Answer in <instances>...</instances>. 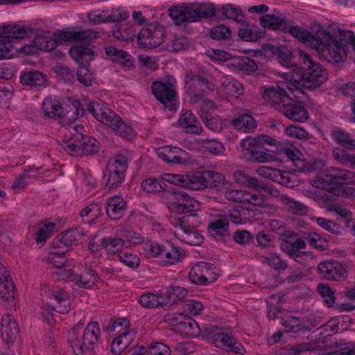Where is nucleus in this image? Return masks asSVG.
I'll list each match as a JSON object with an SVG mask.
<instances>
[{
    "mask_svg": "<svg viewBox=\"0 0 355 355\" xmlns=\"http://www.w3.org/2000/svg\"><path fill=\"white\" fill-rule=\"evenodd\" d=\"M299 55L302 64L293 65L298 76L297 85L309 89H313L320 86L327 79L326 70L320 63L313 61L306 53L300 51Z\"/></svg>",
    "mask_w": 355,
    "mask_h": 355,
    "instance_id": "obj_1",
    "label": "nucleus"
},
{
    "mask_svg": "<svg viewBox=\"0 0 355 355\" xmlns=\"http://www.w3.org/2000/svg\"><path fill=\"white\" fill-rule=\"evenodd\" d=\"M98 37H100V32L92 30L61 31L55 33L53 37L37 34L32 43L35 44L36 49L50 51L55 49L59 42H73L86 44Z\"/></svg>",
    "mask_w": 355,
    "mask_h": 355,
    "instance_id": "obj_2",
    "label": "nucleus"
},
{
    "mask_svg": "<svg viewBox=\"0 0 355 355\" xmlns=\"http://www.w3.org/2000/svg\"><path fill=\"white\" fill-rule=\"evenodd\" d=\"M319 178L313 181L315 187L325 189L337 196L347 195L349 187H344V184H355V173L340 168H330L321 173Z\"/></svg>",
    "mask_w": 355,
    "mask_h": 355,
    "instance_id": "obj_3",
    "label": "nucleus"
},
{
    "mask_svg": "<svg viewBox=\"0 0 355 355\" xmlns=\"http://www.w3.org/2000/svg\"><path fill=\"white\" fill-rule=\"evenodd\" d=\"M100 328L96 322L88 324L83 333L72 329L68 333V343L74 355H93L92 350L98 341Z\"/></svg>",
    "mask_w": 355,
    "mask_h": 355,
    "instance_id": "obj_4",
    "label": "nucleus"
},
{
    "mask_svg": "<svg viewBox=\"0 0 355 355\" xmlns=\"http://www.w3.org/2000/svg\"><path fill=\"white\" fill-rule=\"evenodd\" d=\"M89 42H88L89 44ZM82 45H77L70 49V55L73 59L79 63V67L76 72V78L80 83L85 87L92 85L94 80L93 73L90 71L88 67L89 62L92 59L94 55L93 51L86 46L87 43Z\"/></svg>",
    "mask_w": 355,
    "mask_h": 355,
    "instance_id": "obj_5",
    "label": "nucleus"
},
{
    "mask_svg": "<svg viewBox=\"0 0 355 355\" xmlns=\"http://www.w3.org/2000/svg\"><path fill=\"white\" fill-rule=\"evenodd\" d=\"M330 40L324 44V51H328L331 62L338 63L343 62L346 58V46L349 44L355 37L352 31L338 30L336 36L327 31Z\"/></svg>",
    "mask_w": 355,
    "mask_h": 355,
    "instance_id": "obj_6",
    "label": "nucleus"
},
{
    "mask_svg": "<svg viewBox=\"0 0 355 355\" xmlns=\"http://www.w3.org/2000/svg\"><path fill=\"white\" fill-rule=\"evenodd\" d=\"M203 337L210 338L211 342L219 348L229 352L242 354L245 352L243 345L238 343L229 334L218 331V328L214 325H207L203 328Z\"/></svg>",
    "mask_w": 355,
    "mask_h": 355,
    "instance_id": "obj_7",
    "label": "nucleus"
},
{
    "mask_svg": "<svg viewBox=\"0 0 355 355\" xmlns=\"http://www.w3.org/2000/svg\"><path fill=\"white\" fill-rule=\"evenodd\" d=\"M33 31L29 27L18 25H7L0 27V60L8 57L12 49L11 42L28 36Z\"/></svg>",
    "mask_w": 355,
    "mask_h": 355,
    "instance_id": "obj_8",
    "label": "nucleus"
},
{
    "mask_svg": "<svg viewBox=\"0 0 355 355\" xmlns=\"http://www.w3.org/2000/svg\"><path fill=\"white\" fill-rule=\"evenodd\" d=\"M170 211L174 214H187L200 208V203L180 189L171 191L170 201L168 202Z\"/></svg>",
    "mask_w": 355,
    "mask_h": 355,
    "instance_id": "obj_9",
    "label": "nucleus"
},
{
    "mask_svg": "<svg viewBox=\"0 0 355 355\" xmlns=\"http://www.w3.org/2000/svg\"><path fill=\"white\" fill-rule=\"evenodd\" d=\"M166 37L164 28L157 22L148 24L137 35V42L142 48L154 49L161 45Z\"/></svg>",
    "mask_w": 355,
    "mask_h": 355,
    "instance_id": "obj_10",
    "label": "nucleus"
},
{
    "mask_svg": "<svg viewBox=\"0 0 355 355\" xmlns=\"http://www.w3.org/2000/svg\"><path fill=\"white\" fill-rule=\"evenodd\" d=\"M289 32L293 37L300 40L304 43H308L318 51H324V44L330 40L327 31L320 28L316 31L315 34L300 26H291L289 28Z\"/></svg>",
    "mask_w": 355,
    "mask_h": 355,
    "instance_id": "obj_11",
    "label": "nucleus"
},
{
    "mask_svg": "<svg viewBox=\"0 0 355 355\" xmlns=\"http://www.w3.org/2000/svg\"><path fill=\"white\" fill-rule=\"evenodd\" d=\"M144 250L149 257L164 255V262L170 265L178 261L182 256L179 249L170 242L166 245H159L152 241H147L144 244Z\"/></svg>",
    "mask_w": 355,
    "mask_h": 355,
    "instance_id": "obj_12",
    "label": "nucleus"
},
{
    "mask_svg": "<svg viewBox=\"0 0 355 355\" xmlns=\"http://www.w3.org/2000/svg\"><path fill=\"white\" fill-rule=\"evenodd\" d=\"M188 93L191 96V103L197 104L198 100L214 90V85L208 80L200 76H193L187 81Z\"/></svg>",
    "mask_w": 355,
    "mask_h": 355,
    "instance_id": "obj_13",
    "label": "nucleus"
},
{
    "mask_svg": "<svg viewBox=\"0 0 355 355\" xmlns=\"http://www.w3.org/2000/svg\"><path fill=\"white\" fill-rule=\"evenodd\" d=\"M318 274L327 280L345 281L348 277L346 266L338 261H325L318 266Z\"/></svg>",
    "mask_w": 355,
    "mask_h": 355,
    "instance_id": "obj_14",
    "label": "nucleus"
},
{
    "mask_svg": "<svg viewBox=\"0 0 355 355\" xmlns=\"http://www.w3.org/2000/svg\"><path fill=\"white\" fill-rule=\"evenodd\" d=\"M168 14L173 23L178 26L199 21L196 3L174 6L169 8Z\"/></svg>",
    "mask_w": 355,
    "mask_h": 355,
    "instance_id": "obj_15",
    "label": "nucleus"
},
{
    "mask_svg": "<svg viewBox=\"0 0 355 355\" xmlns=\"http://www.w3.org/2000/svg\"><path fill=\"white\" fill-rule=\"evenodd\" d=\"M234 180L244 187L254 189L257 191H266L270 196H279V191L273 186L264 183L258 179L244 173L241 171H237L233 174Z\"/></svg>",
    "mask_w": 355,
    "mask_h": 355,
    "instance_id": "obj_16",
    "label": "nucleus"
},
{
    "mask_svg": "<svg viewBox=\"0 0 355 355\" xmlns=\"http://www.w3.org/2000/svg\"><path fill=\"white\" fill-rule=\"evenodd\" d=\"M83 126L73 128V132L65 141H63L62 148L71 156H83V144L84 143V134L82 132Z\"/></svg>",
    "mask_w": 355,
    "mask_h": 355,
    "instance_id": "obj_17",
    "label": "nucleus"
},
{
    "mask_svg": "<svg viewBox=\"0 0 355 355\" xmlns=\"http://www.w3.org/2000/svg\"><path fill=\"white\" fill-rule=\"evenodd\" d=\"M198 184L195 190H201L206 188L216 189L225 183V176L214 171H205L195 173Z\"/></svg>",
    "mask_w": 355,
    "mask_h": 355,
    "instance_id": "obj_18",
    "label": "nucleus"
},
{
    "mask_svg": "<svg viewBox=\"0 0 355 355\" xmlns=\"http://www.w3.org/2000/svg\"><path fill=\"white\" fill-rule=\"evenodd\" d=\"M1 326L3 338L8 345L13 343L17 340L19 331L17 322L11 314H7L3 316Z\"/></svg>",
    "mask_w": 355,
    "mask_h": 355,
    "instance_id": "obj_19",
    "label": "nucleus"
},
{
    "mask_svg": "<svg viewBox=\"0 0 355 355\" xmlns=\"http://www.w3.org/2000/svg\"><path fill=\"white\" fill-rule=\"evenodd\" d=\"M151 89L155 97L162 104L172 101L176 97L174 85L170 83L155 81L153 83Z\"/></svg>",
    "mask_w": 355,
    "mask_h": 355,
    "instance_id": "obj_20",
    "label": "nucleus"
},
{
    "mask_svg": "<svg viewBox=\"0 0 355 355\" xmlns=\"http://www.w3.org/2000/svg\"><path fill=\"white\" fill-rule=\"evenodd\" d=\"M288 119L294 121L303 122L309 117L307 110L301 105L298 104H282L276 107Z\"/></svg>",
    "mask_w": 355,
    "mask_h": 355,
    "instance_id": "obj_21",
    "label": "nucleus"
},
{
    "mask_svg": "<svg viewBox=\"0 0 355 355\" xmlns=\"http://www.w3.org/2000/svg\"><path fill=\"white\" fill-rule=\"evenodd\" d=\"M262 97L266 103L275 105V108L284 104L286 98H291L285 89L279 85L264 89Z\"/></svg>",
    "mask_w": 355,
    "mask_h": 355,
    "instance_id": "obj_22",
    "label": "nucleus"
},
{
    "mask_svg": "<svg viewBox=\"0 0 355 355\" xmlns=\"http://www.w3.org/2000/svg\"><path fill=\"white\" fill-rule=\"evenodd\" d=\"M107 113L104 112L106 116L105 120H103V123L107 126L111 127L121 137H126L131 135L132 128L126 125L120 118L112 110H106Z\"/></svg>",
    "mask_w": 355,
    "mask_h": 355,
    "instance_id": "obj_23",
    "label": "nucleus"
},
{
    "mask_svg": "<svg viewBox=\"0 0 355 355\" xmlns=\"http://www.w3.org/2000/svg\"><path fill=\"white\" fill-rule=\"evenodd\" d=\"M229 220L222 217L211 222L208 225V230L211 236L219 241H225L230 236Z\"/></svg>",
    "mask_w": 355,
    "mask_h": 355,
    "instance_id": "obj_24",
    "label": "nucleus"
},
{
    "mask_svg": "<svg viewBox=\"0 0 355 355\" xmlns=\"http://www.w3.org/2000/svg\"><path fill=\"white\" fill-rule=\"evenodd\" d=\"M126 202L119 196H114L108 198L107 202L106 212L112 220H118L125 214Z\"/></svg>",
    "mask_w": 355,
    "mask_h": 355,
    "instance_id": "obj_25",
    "label": "nucleus"
},
{
    "mask_svg": "<svg viewBox=\"0 0 355 355\" xmlns=\"http://www.w3.org/2000/svg\"><path fill=\"white\" fill-rule=\"evenodd\" d=\"M241 146L242 148L241 157L246 161L256 163H264L272 159V155L261 150V148L255 146Z\"/></svg>",
    "mask_w": 355,
    "mask_h": 355,
    "instance_id": "obj_26",
    "label": "nucleus"
},
{
    "mask_svg": "<svg viewBox=\"0 0 355 355\" xmlns=\"http://www.w3.org/2000/svg\"><path fill=\"white\" fill-rule=\"evenodd\" d=\"M85 235V234L83 232L78 231L77 228H71L58 234L52 245L57 248H61V245L68 248L74 242L81 239Z\"/></svg>",
    "mask_w": 355,
    "mask_h": 355,
    "instance_id": "obj_27",
    "label": "nucleus"
},
{
    "mask_svg": "<svg viewBox=\"0 0 355 355\" xmlns=\"http://www.w3.org/2000/svg\"><path fill=\"white\" fill-rule=\"evenodd\" d=\"M20 82L24 85L39 88L46 86V79L44 74L42 72L29 70L21 72L20 75Z\"/></svg>",
    "mask_w": 355,
    "mask_h": 355,
    "instance_id": "obj_28",
    "label": "nucleus"
},
{
    "mask_svg": "<svg viewBox=\"0 0 355 355\" xmlns=\"http://www.w3.org/2000/svg\"><path fill=\"white\" fill-rule=\"evenodd\" d=\"M178 123L180 126L185 129L188 133L198 135L202 131L199 122H197L195 116L191 111H182Z\"/></svg>",
    "mask_w": 355,
    "mask_h": 355,
    "instance_id": "obj_29",
    "label": "nucleus"
},
{
    "mask_svg": "<svg viewBox=\"0 0 355 355\" xmlns=\"http://www.w3.org/2000/svg\"><path fill=\"white\" fill-rule=\"evenodd\" d=\"M201 223L200 218L195 211L184 214L182 217H175L172 224L180 230L196 228Z\"/></svg>",
    "mask_w": 355,
    "mask_h": 355,
    "instance_id": "obj_30",
    "label": "nucleus"
},
{
    "mask_svg": "<svg viewBox=\"0 0 355 355\" xmlns=\"http://www.w3.org/2000/svg\"><path fill=\"white\" fill-rule=\"evenodd\" d=\"M74 283L80 288H89L95 284L96 276L91 268H85L80 273H76L73 277Z\"/></svg>",
    "mask_w": 355,
    "mask_h": 355,
    "instance_id": "obj_31",
    "label": "nucleus"
},
{
    "mask_svg": "<svg viewBox=\"0 0 355 355\" xmlns=\"http://www.w3.org/2000/svg\"><path fill=\"white\" fill-rule=\"evenodd\" d=\"M198 180L195 178V173H189L187 175L169 174L166 180L171 184L195 190L199 183L196 181Z\"/></svg>",
    "mask_w": 355,
    "mask_h": 355,
    "instance_id": "obj_32",
    "label": "nucleus"
},
{
    "mask_svg": "<svg viewBox=\"0 0 355 355\" xmlns=\"http://www.w3.org/2000/svg\"><path fill=\"white\" fill-rule=\"evenodd\" d=\"M136 333L134 331H126L115 338L112 343L111 352L115 354L122 353L133 341Z\"/></svg>",
    "mask_w": 355,
    "mask_h": 355,
    "instance_id": "obj_33",
    "label": "nucleus"
},
{
    "mask_svg": "<svg viewBox=\"0 0 355 355\" xmlns=\"http://www.w3.org/2000/svg\"><path fill=\"white\" fill-rule=\"evenodd\" d=\"M245 23H239L241 27L238 30L239 37L247 42H254L264 37L265 31H257V27H250L249 24L244 19Z\"/></svg>",
    "mask_w": 355,
    "mask_h": 355,
    "instance_id": "obj_34",
    "label": "nucleus"
},
{
    "mask_svg": "<svg viewBox=\"0 0 355 355\" xmlns=\"http://www.w3.org/2000/svg\"><path fill=\"white\" fill-rule=\"evenodd\" d=\"M277 142L278 141L272 137L266 135H261L256 137H248L242 139L240 144L245 147L255 146L261 149L266 144L275 146L277 145Z\"/></svg>",
    "mask_w": 355,
    "mask_h": 355,
    "instance_id": "obj_35",
    "label": "nucleus"
},
{
    "mask_svg": "<svg viewBox=\"0 0 355 355\" xmlns=\"http://www.w3.org/2000/svg\"><path fill=\"white\" fill-rule=\"evenodd\" d=\"M260 25L263 28L284 31L288 28V24L284 19L276 17L275 15H266L259 18Z\"/></svg>",
    "mask_w": 355,
    "mask_h": 355,
    "instance_id": "obj_36",
    "label": "nucleus"
},
{
    "mask_svg": "<svg viewBox=\"0 0 355 355\" xmlns=\"http://www.w3.org/2000/svg\"><path fill=\"white\" fill-rule=\"evenodd\" d=\"M178 153H182L178 148L164 146L158 150L157 155L167 163L180 164L183 162V159Z\"/></svg>",
    "mask_w": 355,
    "mask_h": 355,
    "instance_id": "obj_37",
    "label": "nucleus"
},
{
    "mask_svg": "<svg viewBox=\"0 0 355 355\" xmlns=\"http://www.w3.org/2000/svg\"><path fill=\"white\" fill-rule=\"evenodd\" d=\"M42 107L45 115L49 118L57 119L64 116L61 104L51 98H46L44 100Z\"/></svg>",
    "mask_w": 355,
    "mask_h": 355,
    "instance_id": "obj_38",
    "label": "nucleus"
},
{
    "mask_svg": "<svg viewBox=\"0 0 355 355\" xmlns=\"http://www.w3.org/2000/svg\"><path fill=\"white\" fill-rule=\"evenodd\" d=\"M232 125L245 132L253 130L257 126L254 118L248 114H241L235 117L232 121Z\"/></svg>",
    "mask_w": 355,
    "mask_h": 355,
    "instance_id": "obj_39",
    "label": "nucleus"
},
{
    "mask_svg": "<svg viewBox=\"0 0 355 355\" xmlns=\"http://www.w3.org/2000/svg\"><path fill=\"white\" fill-rule=\"evenodd\" d=\"M282 326L286 332L298 333L311 331L300 318L293 315L286 318L282 322Z\"/></svg>",
    "mask_w": 355,
    "mask_h": 355,
    "instance_id": "obj_40",
    "label": "nucleus"
},
{
    "mask_svg": "<svg viewBox=\"0 0 355 355\" xmlns=\"http://www.w3.org/2000/svg\"><path fill=\"white\" fill-rule=\"evenodd\" d=\"M127 168V157L122 155H117L109 161L106 171L125 175Z\"/></svg>",
    "mask_w": 355,
    "mask_h": 355,
    "instance_id": "obj_41",
    "label": "nucleus"
},
{
    "mask_svg": "<svg viewBox=\"0 0 355 355\" xmlns=\"http://www.w3.org/2000/svg\"><path fill=\"white\" fill-rule=\"evenodd\" d=\"M180 239L189 245H198L203 241L202 236L198 232L196 228L189 230H180L175 233Z\"/></svg>",
    "mask_w": 355,
    "mask_h": 355,
    "instance_id": "obj_42",
    "label": "nucleus"
},
{
    "mask_svg": "<svg viewBox=\"0 0 355 355\" xmlns=\"http://www.w3.org/2000/svg\"><path fill=\"white\" fill-rule=\"evenodd\" d=\"M281 202L288 208L293 214L304 216L309 212V207L303 203L294 200L287 196L282 195L280 197Z\"/></svg>",
    "mask_w": 355,
    "mask_h": 355,
    "instance_id": "obj_43",
    "label": "nucleus"
},
{
    "mask_svg": "<svg viewBox=\"0 0 355 355\" xmlns=\"http://www.w3.org/2000/svg\"><path fill=\"white\" fill-rule=\"evenodd\" d=\"M332 139L341 146L349 149L355 150V140L352 139L350 135L340 129H335L331 131Z\"/></svg>",
    "mask_w": 355,
    "mask_h": 355,
    "instance_id": "obj_44",
    "label": "nucleus"
},
{
    "mask_svg": "<svg viewBox=\"0 0 355 355\" xmlns=\"http://www.w3.org/2000/svg\"><path fill=\"white\" fill-rule=\"evenodd\" d=\"M105 53L112 61L120 64H128L130 62V56L126 51L118 49L112 46H106Z\"/></svg>",
    "mask_w": 355,
    "mask_h": 355,
    "instance_id": "obj_45",
    "label": "nucleus"
},
{
    "mask_svg": "<svg viewBox=\"0 0 355 355\" xmlns=\"http://www.w3.org/2000/svg\"><path fill=\"white\" fill-rule=\"evenodd\" d=\"M302 237L311 246L320 250H324L328 248L327 241L320 234L313 232H304Z\"/></svg>",
    "mask_w": 355,
    "mask_h": 355,
    "instance_id": "obj_46",
    "label": "nucleus"
},
{
    "mask_svg": "<svg viewBox=\"0 0 355 355\" xmlns=\"http://www.w3.org/2000/svg\"><path fill=\"white\" fill-rule=\"evenodd\" d=\"M209 266H211V264H209L206 262H202L200 264L196 265L189 272V277L190 280L196 284H205L208 282V279L207 277L202 273V272L203 268L209 270Z\"/></svg>",
    "mask_w": 355,
    "mask_h": 355,
    "instance_id": "obj_47",
    "label": "nucleus"
},
{
    "mask_svg": "<svg viewBox=\"0 0 355 355\" xmlns=\"http://www.w3.org/2000/svg\"><path fill=\"white\" fill-rule=\"evenodd\" d=\"M222 89L227 95L235 98H238L243 92L242 85L235 79H225L222 83Z\"/></svg>",
    "mask_w": 355,
    "mask_h": 355,
    "instance_id": "obj_48",
    "label": "nucleus"
},
{
    "mask_svg": "<svg viewBox=\"0 0 355 355\" xmlns=\"http://www.w3.org/2000/svg\"><path fill=\"white\" fill-rule=\"evenodd\" d=\"M187 295V291L180 286H171L166 293V296L164 298L165 306L184 299Z\"/></svg>",
    "mask_w": 355,
    "mask_h": 355,
    "instance_id": "obj_49",
    "label": "nucleus"
},
{
    "mask_svg": "<svg viewBox=\"0 0 355 355\" xmlns=\"http://www.w3.org/2000/svg\"><path fill=\"white\" fill-rule=\"evenodd\" d=\"M139 302L141 306L147 308L165 307L164 297L161 295L144 294L140 297Z\"/></svg>",
    "mask_w": 355,
    "mask_h": 355,
    "instance_id": "obj_50",
    "label": "nucleus"
},
{
    "mask_svg": "<svg viewBox=\"0 0 355 355\" xmlns=\"http://www.w3.org/2000/svg\"><path fill=\"white\" fill-rule=\"evenodd\" d=\"M116 28L112 31V35L120 41L129 42L132 41L135 37V31L132 27L128 25L118 26L116 24Z\"/></svg>",
    "mask_w": 355,
    "mask_h": 355,
    "instance_id": "obj_51",
    "label": "nucleus"
},
{
    "mask_svg": "<svg viewBox=\"0 0 355 355\" xmlns=\"http://www.w3.org/2000/svg\"><path fill=\"white\" fill-rule=\"evenodd\" d=\"M124 241L120 238H103L100 240V245L106 248L110 253L115 254L122 250Z\"/></svg>",
    "mask_w": 355,
    "mask_h": 355,
    "instance_id": "obj_52",
    "label": "nucleus"
},
{
    "mask_svg": "<svg viewBox=\"0 0 355 355\" xmlns=\"http://www.w3.org/2000/svg\"><path fill=\"white\" fill-rule=\"evenodd\" d=\"M262 263L275 270H285L288 267L286 261L276 253L264 257Z\"/></svg>",
    "mask_w": 355,
    "mask_h": 355,
    "instance_id": "obj_53",
    "label": "nucleus"
},
{
    "mask_svg": "<svg viewBox=\"0 0 355 355\" xmlns=\"http://www.w3.org/2000/svg\"><path fill=\"white\" fill-rule=\"evenodd\" d=\"M87 104L88 111L99 121L103 123V120H105L106 116L104 112L107 113L106 110H111L110 109L104 107L103 104L97 101H85Z\"/></svg>",
    "mask_w": 355,
    "mask_h": 355,
    "instance_id": "obj_54",
    "label": "nucleus"
},
{
    "mask_svg": "<svg viewBox=\"0 0 355 355\" xmlns=\"http://www.w3.org/2000/svg\"><path fill=\"white\" fill-rule=\"evenodd\" d=\"M180 330L185 334L191 336H198L200 334L203 335L204 331L200 329L198 323L191 318L187 315L184 322L182 323Z\"/></svg>",
    "mask_w": 355,
    "mask_h": 355,
    "instance_id": "obj_55",
    "label": "nucleus"
},
{
    "mask_svg": "<svg viewBox=\"0 0 355 355\" xmlns=\"http://www.w3.org/2000/svg\"><path fill=\"white\" fill-rule=\"evenodd\" d=\"M101 209L98 204L92 203L87 206L80 213L85 222L96 220L101 214Z\"/></svg>",
    "mask_w": 355,
    "mask_h": 355,
    "instance_id": "obj_56",
    "label": "nucleus"
},
{
    "mask_svg": "<svg viewBox=\"0 0 355 355\" xmlns=\"http://www.w3.org/2000/svg\"><path fill=\"white\" fill-rule=\"evenodd\" d=\"M104 176L107 178L105 189L110 190L119 187L124 180L125 175L117 173H111L105 171Z\"/></svg>",
    "mask_w": 355,
    "mask_h": 355,
    "instance_id": "obj_57",
    "label": "nucleus"
},
{
    "mask_svg": "<svg viewBox=\"0 0 355 355\" xmlns=\"http://www.w3.org/2000/svg\"><path fill=\"white\" fill-rule=\"evenodd\" d=\"M166 184L155 178L147 179L142 182L141 187L147 193L160 192L165 189Z\"/></svg>",
    "mask_w": 355,
    "mask_h": 355,
    "instance_id": "obj_58",
    "label": "nucleus"
},
{
    "mask_svg": "<svg viewBox=\"0 0 355 355\" xmlns=\"http://www.w3.org/2000/svg\"><path fill=\"white\" fill-rule=\"evenodd\" d=\"M232 32L224 25H219L210 30L209 35L213 40H226L231 37Z\"/></svg>",
    "mask_w": 355,
    "mask_h": 355,
    "instance_id": "obj_59",
    "label": "nucleus"
},
{
    "mask_svg": "<svg viewBox=\"0 0 355 355\" xmlns=\"http://www.w3.org/2000/svg\"><path fill=\"white\" fill-rule=\"evenodd\" d=\"M316 223L326 231L336 235L341 234V228L338 224L333 220L324 218L318 217L315 220Z\"/></svg>",
    "mask_w": 355,
    "mask_h": 355,
    "instance_id": "obj_60",
    "label": "nucleus"
},
{
    "mask_svg": "<svg viewBox=\"0 0 355 355\" xmlns=\"http://www.w3.org/2000/svg\"><path fill=\"white\" fill-rule=\"evenodd\" d=\"M222 14L226 18L236 21L238 23H245V17L239 13L236 8L230 4L225 5L222 8Z\"/></svg>",
    "mask_w": 355,
    "mask_h": 355,
    "instance_id": "obj_61",
    "label": "nucleus"
},
{
    "mask_svg": "<svg viewBox=\"0 0 355 355\" xmlns=\"http://www.w3.org/2000/svg\"><path fill=\"white\" fill-rule=\"evenodd\" d=\"M0 297L6 302H12L15 299L13 282L0 284Z\"/></svg>",
    "mask_w": 355,
    "mask_h": 355,
    "instance_id": "obj_62",
    "label": "nucleus"
},
{
    "mask_svg": "<svg viewBox=\"0 0 355 355\" xmlns=\"http://www.w3.org/2000/svg\"><path fill=\"white\" fill-rule=\"evenodd\" d=\"M84 143L83 144V156L93 155L98 152V141L95 139L84 135Z\"/></svg>",
    "mask_w": 355,
    "mask_h": 355,
    "instance_id": "obj_63",
    "label": "nucleus"
},
{
    "mask_svg": "<svg viewBox=\"0 0 355 355\" xmlns=\"http://www.w3.org/2000/svg\"><path fill=\"white\" fill-rule=\"evenodd\" d=\"M317 289L328 306H332L335 302V297L334 293L331 288L326 284H319Z\"/></svg>",
    "mask_w": 355,
    "mask_h": 355,
    "instance_id": "obj_64",
    "label": "nucleus"
}]
</instances>
